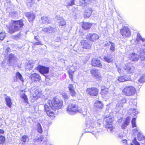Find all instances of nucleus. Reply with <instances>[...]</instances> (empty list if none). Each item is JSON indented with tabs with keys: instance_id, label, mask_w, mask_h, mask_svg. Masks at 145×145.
Wrapping results in <instances>:
<instances>
[{
	"instance_id": "f257e3e1",
	"label": "nucleus",
	"mask_w": 145,
	"mask_h": 145,
	"mask_svg": "<svg viewBox=\"0 0 145 145\" xmlns=\"http://www.w3.org/2000/svg\"><path fill=\"white\" fill-rule=\"evenodd\" d=\"M47 102L50 107L48 105H44V110L48 116L53 119L54 117V112L51 109H50V108H51L54 110L61 108L63 105V102L61 100L56 101L54 99L52 100H48Z\"/></svg>"
},
{
	"instance_id": "f03ea898",
	"label": "nucleus",
	"mask_w": 145,
	"mask_h": 145,
	"mask_svg": "<svg viewBox=\"0 0 145 145\" xmlns=\"http://www.w3.org/2000/svg\"><path fill=\"white\" fill-rule=\"evenodd\" d=\"M67 111L68 114L72 115H74L77 112L82 113L83 115H85L87 114V109L86 108L83 111L82 108H80L76 104L70 103L68 105Z\"/></svg>"
},
{
	"instance_id": "7ed1b4c3",
	"label": "nucleus",
	"mask_w": 145,
	"mask_h": 145,
	"mask_svg": "<svg viewBox=\"0 0 145 145\" xmlns=\"http://www.w3.org/2000/svg\"><path fill=\"white\" fill-rule=\"evenodd\" d=\"M11 24L9 26H6L8 29V32L12 34L19 30L20 28L23 27L24 24L22 20L18 21H13Z\"/></svg>"
},
{
	"instance_id": "20e7f679",
	"label": "nucleus",
	"mask_w": 145,
	"mask_h": 145,
	"mask_svg": "<svg viewBox=\"0 0 145 145\" xmlns=\"http://www.w3.org/2000/svg\"><path fill=\"white\" fill-rule=\"evenodd\" d=\"M135 88L132 86H127L122 90V92L127 96H132L136 92Z\"/></svg>"
},
{
	"instance_id": "39448f33",
	"label": "nucleus",
	"mask_w": 145,
	"mask_h": 145,
	"mask_svg": "<svg viewBox=\"0 0 145 145\" xmlns=\"http://www.w3.org/2000/svg\"><path fill=\"white\" fill-rule=\"evenodd\" d=\"M104 120L107 123L106 127L107 128L108 131V132H112L114 129L111 124L113 121V118L109 117H105Z\"/></svg>"
},
{
	"instance_id": "423d86ee",
	"label": "nucleus",
	"mask_w": 145,
	"mask_h": 145,
	"mask_svg": "<svg viewBox=\"0 0 145 145\" xmlns=\"http://www.w3.org/2000/svg\"><path fill=\"white\" fill-rule=\"evenodd\" d=\"M138 53L139 54L141 59L142 61H145V44L143 46L138 48Z\"/></svg>"
},
{
	"instance_id": "0eeeda50",
	"label": "nucleus",
	"mask_w": 145,
	"mask_h": 145,
	"mask_svg": "<svg viewBox=\"0 0 145 145\" xmlns=\"http://www.w3.org/2000/svg\"><path fill=\"white\" fill-rule=\"evenodd\" d=\"M120 33L124 38L130 37L131 34L129 29L127 27L122 29L120 31Z\"/></svg>"
},
{
	"instance_id": "6e6552de",
	"label": "nucleus",
	"mask_w": 145,
	"mask_h": 145,
	"mask_svg": "<svg viewBox=\"0 0 145 145\" xmlns=\"http://www.w3.org/2000/svg\"><path fill=\"white\" fill-rule=\"evenodd\" d=\"M17 58L13 54H10L9 56L8 61L10 65L14 66L17 63Z\"/></svg>"
},
{
	"instance_id": "1a4fd4ad",
	"label": "nucleus",
	"mask_w": 145,
	"mask_h": 145,
	"mask_svg": "<svg viewBox=\"0 0 145 145\" xmlns=\"http://www.w3.org/2000/svg\"><path fill=\"white\" fill-rule=\"evenodd\" d=\"M91 74L95 78L99 80H101L102 76L99 71L97 70H91L90 71Z\"/></svg>"
},
{
	"instance_id": "9d476101",
	"label": "nucleus",
	"mask_w": 145,
	"mask_h": 145,
	"mask_svg": "<svg viewBox=\"0 0 145 145\" xmlns=\"http://www.w3.org/2000/svg\"><path fill=\"white\" fill-rule=\"evenodd\" d=\"M99 38V36L95 33H89L86 36L87 39L91 41H94L98 39Z\"/></svg>"
},
{
	"instance_id": "9b49d317",
	"label": "nucleus",
	"mask_w": 145,
	"mask_h": 145,
	"mask_svg": "<svg viewBox=\"0 0 145 145\" xmlns=\"http://www.w3.org/2000/svg\"><path fill=\"white\" fill-rule=\"evenodd\" d=\"M35 69L42 74H47L49 71V67L40 65H39Z\"/></svg>"
},
{
	"instance_id": "f8f14e48",
	"label": "nucleus",
	"mask_w": 145,
	"mask_h": 145,
	"mask_svg": "<svg viewBox=\"0 0 145 145\" xmlns=\"http://www.w3.org/2000/svg\"><path fill=\"white\" fill-rule=\"evenodd\" d=\"M86 93L90 95L95 96L98 94V90L95 88H88L86 90Z\"/></svg>"
},
{
	"instance_id": "ddd939ff",
	"label": "nucleus",
	"mask_w": 145,
	"mask_h": 145,
	"mask_svg": "<svg viewBox=\"0 0 145 145\" xmlns=\"http://www.w3.org/2000/svg\"><path fill=\"white\" fill-rule=\"evenodd\" d=\"M31 80L33 81L37 82H39L41 80L40 76L38 74L35 73L31 74L30 76Z\"/></svg>"
},
{
	"instance_id": "4468645a",
	"label": "nucleus",
	"mask_w": 145,
	"mask_h": 145,
	"mask_svg": "<svg viewBox=\"0 0 145 145\" xmlns=\"http://www.w3.org/2000/svg\"><path fill=\"white\" fill-rule=\"evenodd\" d=\"M91 65L94 67H101L102 65L100 60L97 58H93L91 62Z\"/></svg>"
},
{
	"instance_id": "2eb2a0df",
	"label": "nucleus",
	"mask_w": 145,
	"mask_h": 145,
	"mask_svg": "<svg viewBox=\"0 0 145 145\" xmlns=\"http://www.w3.org/2000/svg\"><path fill=\"white\" fill-rule=\"evenodd\" d=\"M81 43V45L84 48L88 49L91 48V46L90 44L86 40H82Z\"/></svg>"
},
{
	"instance_id": "dca6fc26",
	"label": "nucleus",
	"mask_w": 145,
	"mask_h": 145,
	"mask_svg": "<svg viewBox=\"0 0 145 145\" xmlns=\"http://www.w3.org/2000/svg\"><path fill=\"white\" fill-rule=\"evenodd\" d=\"M19 80L22 82L24 81L22 74L19 72H17L16 73L15 76L14 77V81L17 82Z\"/></svg>"
},
{
	"instance_id": "f3484780",
	"label": "nucleus",
	"mask_w": 145,
	"mask_h": 145,
	"mask_svg": "<svg viewBox=\"0 0 145 145\" xmlns=\"http://www.w3.org/2000/svg\"><path fill=\"white\" fill-rule=\"evenodd\" d=\"M103 59L105 61L109 63L113 61V58L111 55L104 56L103 57Z\"/></svg>"
},
{
	"instance_id": "a211bd4d",
	"label": "nucleus",
	"mask_w": 145,
	"mask_h": 145,
	"mask_svg": "<svg viewBox=\"0 0 145 145\" xmlns=\"http://www.w3.org/2000/svg\"><path fill=\"white\" fill-rule=\"evenodd\" d=\"M26 16L29 22L32 21L35 18L34 14L32 12L27 13L26 14Z\"/></svg>"
},
{
	"instance_id": "6ab92c4d",
	"label": "nucleus",
	"mask_w": 145,
	"mask_h": 145,
	"mask_svg": "<svg viewBox=\"0 0 145 145\" xmlns=\"http://www.w3.org/2000/svg\"><path fill=\"white\" fill-rule=\"evenodd\" d=\"M92 12V9L91 8H88L85 10L84 15V17L89 18L91 16Z\"/></svg>"
},
{
	"instance_id": "aec40b11",
	"label": "nucleus",
	"mask_w": 145,
	"mask_h": 145,
	"mask_svg": "<svg viewBox=\"0 0 145 145\" xmlns=\"http://www.w3.org/2000/svg\"><path fill=\"white\" fill-rule=\"evenodd\" d=\"M130 59L132 61H137L139 59V56L135 53H132L130 55Z\"/></svg>"
},
{
	"instance_id": "412c9836",
	"label": "nucleus",
	"mask_w": 145,
	"mask_h": 145,
	"mask_svg": "<svg viewBox=\"0 0 145 145\" xmlns=\"http://www.w3.org/2000/svg\"><path fill=\"white\" fill-rule=\"evenodd\" d=\"M124 69L128 73H132L134 72V68L132 66H125Z\"/></svg>"
},
{
	"instance_id": "4be33fe9",
	"label": "nucleus",
	"mask_w": 145,
	"mask_h": 145,
	"mask_svg": "<svg viewBox=\"0 0 145 145\" xmlns=\"http://www.w3.org/2000/svg\"><path fill=\"white\" fill-rule=\"evenodd\" d=\"M126 100L124 98H123L118 102V104L116 105V108L117 109H121L123 107V104L126 103Z\"/></svg>"
},
{
	"instance_id": "5701e85b",
	"label": "nucleus",
	"mask_w": 145,
	"mask_h": 145,
	"mask_svg": "<svg viewBox=\"0 0 145 145\" xmlns=\"http://www.w3.org/2000/svg\"><path fill=\"white\" fill-rule=\"evenodd\" d=\"M140 40L142 42L145 41V39L143 38L138 33L137 35V37L136 39V41H135L136 44H138Z\"/></svg>"
},
{
	"instance_id": "b1692460",
	"label": "nucleus",
	"mask_w": 145,
	"mask_h": 145,
	"mask_svg": "<svg viewBox=\"0 0 145 145\" xmlns=\"http://www.w3.org/2000/svg\"><path fill=\"white\" fill-rule=\"evenodd\" d=\"M94 106L98 109H102L103 108V105L100 101H96L94 104Z\"/></svg>"
},
{
	"instance_id": "393cba45",
	"label": "nucleus",
	"mask_w": 145,
	"mask_h": 145,
	"mask_svg": "<svg viewBox=\"0 0 145 145\" xmlns=\"http://www.w3.org/2000/svg\"><path fill=\"white\" fill-rule=\"evenodd\" d=\"M131 78L125 76H120L118 77V80L120 82H124L126 81H129L130 80Z\"/></svg>"
},
{
	"instance_id": "a878e982",
	"label": "nucleus",
	"mask_w": 145,
	"mask_h": 145,
	"mask_svg": "<svg viewBox=\"0 0 145 145\" xmlns=\"http://www.w3.org/2000/svg\"><path fill=\"white\" fill-rule=\"evenodd\" d=\"M108 93V89L105 86H103L101 87V93L102 95H106Z\"/></svg>"
},
{
	"instance_id": "bb28decb",
	"label": "nucleus",
	"mask_w": 145,
	"mask_h": 145,
	"mask_svg": "<svg viewBox=\"0 0 145 145\" xmlns=\"http://www.w3.org/2000/svg\"><path fill=\"white\" fill-rule=\"evenodd\" d=\"M53 30L54 29L53 28L48 27L43 28L42 29V31L45 33H50L53 32Z\"/></svg>"
},
{
	"instance_id": "cd10ccee",
	"label": "nucleus",
	"mask_w": 145,
	"mask_h": 145,
	"mask_svg": "<svg viewBox=\"0 0 145 145\" xmlns=\"http://www.w3.org/2000/svg\"><path fill=\"white\" fill-rule=\"evenodd\" d=\"M92 25L91 24L88 22L83 23L82 25V28L85 29H87L90 28Z\"/></svg>"
},
{
	"instance_id": "c85d7f7f",
	"label": "nucleus",
	"mask_w": 145,
	"mask_h": 145,
	"mask_svg": "<svg viewBox=\"0 0 145 145\" xmlns=\"http://www.w3.org/2000/svg\"><path fill=\"white\" fill-rule=\"evenodd\" d=\"M34 66V63L32 61H30L26 66L25 69L30 70Z\"/></svg>"
},
{
	"instance_id": "c756f323",
	"label": "nucleus",
	"mask_w": 145,
	"mask_h": 145,
	"mask_svg": "<svg viewBox=\"0 0 145 145\" xmlns=\"http://www.w3.org/2000/svg\"><path fill=\"white\" fill-rule=\"evenodd\" d=\"M41 20L43 24H48L50 23V18L44 16L42 17Z\"/></svg>"
},
{
	"instance_id": "7c9ffc66",
	"label": "nucleus",
	"mask_w": 145,
	"mask_h": 145,
	"mask_svg": "<svg viewBox=\"0 0 145 145\" xmlns=\"http://www.w3.org/2000/svg\"><path fill=\"white\" fill-rule=\"evenodd\" d=\"M5 99L7 105L9 107L11 108L12 103L10 98L9 97L7 96L6 97H5Z\"/></svg>"
},
{
	"instance_id": "2f4dec72",
	"label": "nucleus",
	"mask_w": 145,
	"mask_h": 145,
	"mask_svg": "<svg viewBox=\"0 0 145 145\" xmlns=\"http://www.w3.org/2000/svg\"><path fill=\"white\" fill-rule=\"evenodd\" d=\"M137 110L131 108L129 110V113H130L131 115L135 116L138 113V111Z\"/></svg>"
},
{
	"instance_id": "473e14b6",
	"label": "nucleus",
	"mask_w": 145,
	"mask_h": 145,
	"mask_svg": "<svg viewBox=\"0 0 145 145\" xmlns=\"http://www.w3.org/2000/svg\"><path fill=\"white\" fill-rule=\"evenodd\" d=\"M137 138L138 140L141 141L144 139L145 137L142 133L139 132L138 134Z\"/></svg>"
},
{
	"instance_id": "72a5a7b5",
	"label": "nucleus",
	"mask_w": 145,
	"mask_h": 145,
	"mask_svg": "<svg viewBox=\"0 0 145 145\" xmlns=\"http://www.w3.org/2000/svg\"><path fill=\"white\" fill-rule=\"evenodd\" d=\"M21 140L22 143H25L26 142H28L29 140L28 137L26 135H23L21 139Z\"/></svg>"
},
{
	"instance_id": "f704fd0d",
	"label": "nucleus",
	"mask_w": 145,
	"mask_h": 145,
	"mask_svg": "<svg viewBox=\"0 0 145 145\" xmlns=\"http://www.w3.org/2000/svg\"><path fill=\"white\" fill-rule=\"evenodd\" d=\"M37 130L38 132L42 133L43 131L41 126L39 123H38L37 124Z\"/></svg>"
},
{
	"instance_id": "c9c22d12",
	"label": "nucleus",
	"mask_w": 145,
	"mask_h": 145,
	"mask_svg": "<svg viewBox=\"0 0 145 145\" xmlns=\"http://www.w3.org/2000/svg\"><path fill=\"white\" fill-rule=\"evenodd\" d=\"M138 81L140 83L145 82V74H143L138 80Z\"/></svg>"
},
{
	"instance_id": "e433bc0d",
	"label": "nucleus",
	"mask_w": 145,
	"mask_h": 145,
	"mask_svg": "<svg viewBox=\"0 0 145 145\" xmlns=\"http://www.w3.org/2000/svg\"><path fill=\"white\" fill-rule=\"evenodd\" d=\"M111 46L110 48V50L111 52H113L115 50V44L113 43H110Z\"/></svg>"
},
{
	"instance_id": "4c0bfd02",
	"label": "nucleus",
	"mask_w": 145,
	"mask_h": 145,
	"mask_svg": "<svg viewBox=\"0 0 145 145\" xmlns=\"http://www.w3.org/2000/svg\"><path fill=\"white\" fill-rule=\"evenodd\" d=\"M59 19L61 20L59 22V26H64L66 25V22L63 18H59Z\"/></svg>"
},
{
	"instance_id": "58836bf2",
	"label": "nucleus",
	"mask_w": 145,
	"mask_h": 145,
	"mask_svg": "<svg viewBox=\"0 0 145 145\" xmlns=\"http://www.w3.org/2000/svg\"><path fill=\"white\" fill-rule=\"evenodd\" d=\"M6 34L4 32L0 33V41L3 40L6 37Z\"/></svg>"
},
{
	"instance_id": "ea45409f",
	"label": "nucleus",
	"mask_w": 145,
	"mask_h": 145,
	"mask_svg": "<svg viewBox=\"0 0 145 145\" xmlns=\"http://www.w3.org/2000/svg\"><path fill=\"white\" fill-rule=\"evenodd\" d=\"M21 97L25 103H27L28 99L27 96L25 94H22L21 95Z\"/></svg>"
},
{
	"instance_id": "a19ab883",
	"label": "nucleus",
	"mask_w": 145,
	"mask_h": 145,
	"mask_svg": "<svg viewBox=\"0 0 145 145\" xmlns=\"http://www.w3.org/2000/svg\"><path fill=\"white\" fill-rule=\"evenodd\" d=\"M80 5L84 6L86 5V1L85 0H80L79 3Z\"/></svg>"
},
{
	"instance_id": "79ce46f5",
	"label": "nucleus",
	"mask_w": 145,
	"mask_h": 145,
	"mask_svg": "<svg viewBox=\"0 0 145 145\" xmlns=\"http://www.w3.org/2000/svg\"><path fill=\"white\" fill-rule=\"evenodd\" d=\"M136 120L135 118H133L131 121L132 126L133 127H135L136 126Z\"/></svg>"
},
{
	"instance_id": "37998d69",
	"label": "nucleus",
	"mask_w": 145,
	"mask_h": 145,
	"mask_svg": "<svg viewBox=\"0 0 145 145\" xmlns=\"http://www.w3.org/2000/svg\"><path fill=\"white\" fill-rule=\"evenodd\" d=\"M33 94V96L34 98L36 99V97L38 96L39 94V92L37 90H35Z\"/></svg>"
},
{
	"instance_id": "c03bdc74",
	"label": "nucleus",
	"mask_w": 145,
	"mask_h": 145,
	"mask_svg": "<svg viewBox=\"0 0 145 145\" xmlns=\"http://www.w3.org/2000/svg\"><path fill=\"white\" fill-rule=\"evenodd\" d=\"M5 138L2 136H0V144L3 143L5 141Z\"/></svg>"
},
{
	"instance_id": "a18cd8bd",
	"label": "nucleus",
	"mask_w": 145,
	"mask_h": 145,
	"mask_svg": "<svg viewBox=\"0 0 145 145\" xmlns=\"http://www.w3.org/2000/svg\"><path fill=\"white\" fill-rule=\"evenodd\" d=\"M74 0H71V1L69 2L67 4V5L68 6H71L74 5Z\"/></svg>"
},
{
	"instance_id": "49530a36",
	"label": "nucleus",
	"mask_w": 145,
	"mask_h": 145,
	"mask_svg": "<svg viewBox=\"0 0 145 145\" xmlns=\"http://www.w3.org/2000/svg\"><path fill=\"white\" fill-rule=\"evenodd\" d=\"M68 88L69 91L74 90V88L72 84H70L68 86Z\"/></svg>"
},
{
	"instance_id": "de8ad7c7",
	"label": "nucleus",
	"mask_w": 145,
	"mask_h": 145,
	"mask_svg": "<svg viewBox=\"0 0 145 145\" xmlns=\"http://www.w3.org/2000/svg\"><path fill=\"white\" fill-rule=\"evenodd\" d=\"M70 91V94L71 96H72V97H74L76 95V93L75 91L74 90H72L71 91Z\"/></svg>"
},
{
	"instance_id": "09e8293b",
	"label": "nucleus",
	"mask_w": 145,
	"mask_h": 145,
	"mask_svg": "<svg viewBox=\"0 0 145 145\" xmlns=\"http://www.w3.org/2000/svg\"><path fill=\"white\" fill-rule=\"evenodd\" d=\"M130 122V120L129 118H127L126 119L124 123L127 126Z\"/></svg>"
},
{
	"instance_id": "8fccbe9b",
	"label": "nucleus",
	"mask_w": 145,
	"mask_h": 145,
	"mask_svg": "<svg viewBox=\"0 0 145 145\" xmlns=\"http://www.w3.org/2000/svg\"><path fill=\"white\" fill-rule=\"evenodd\" d=\"M110 43H112V42L110 41H106L104 42V45L106 46H108L110 44Z\"/></svg>"
},
{
	"instance_id": "3c124183",
	"label": "nucleus",
	"mask_w": 145,
	"mask_h": 145,
	"mask_svg": "<svg viewBox=\"0 0 145 145\" xmlns=\"http://www.w3.org/2000/svg\"><path fill=\"white\" fill-rule=\"evenodd\" d=\"M133 142L134 144L136 145H140L139 143L137 141L136 138H135L133 141Z\"/></svg>"
},
{
	"instance_id": "603ef678",
	"label": "nucleus",
	"mask_w": 145,
	"mask_h": 145,
	"mask_svg": "<svg viewBox=\"0 0 145 145\" xmlns=\"http://www.w3.org/2000/svg\"><path fill=\"white\" fill-rule=\"evenodd\" d=\"M133 142L134 144L136 145H140L139 143L137 141L136 138H135L133 141Z\"/></svg>"
},
{
	"instance_id": "864d4df0",
	"label": "nucleus",
	"mask_w": 145,
	"mask_h": 145,
	"mask_svg": "<svg viewBox=\"0 0 145 145\" xmlns=\"http://www.w3.org/2000/svg\"><path fill=\"white\" fill-rule=\"evenodd\" d=\"M121 142L124 145H127V141L126 139H123L121 140Z\"/></svg>"
},
{
	"instance_id": "5fc2aeb1",
	"label": "nucleus",
	"mask_w": 145,
	"mask_h": 145,
	"mask_svg": "<svg viewBox=\"0 0 145 145\" xmlns=\"http://www.w3.org/2000/svg\"><path fill=\"white\" fill-rule=\"evenodd\" d=\"M123 137V134L122 133H119L118 135V138L121 139Z\"/></svg>"
},
{
	"instance_id": "6e6d98bb",
	"label": "nucleus",
	"mask_w": 145,
	"mask_h": 145,
	"mask_svg": "<svg viewBox=\"0 0 145 145\" xmlns=\"http://www.w3.org/2000/svg\"><path fill=\"white\" fill-rule=\"evenodd\" d=\"M34 44L35 45H42V44H41V42L39 41L35 42V43H34Z\"/></svg>"
},
{
	"instance_id": "4d7b16f0",
	"label": "nucleus",
	"mask_w": 145,
	"mask_h": 145,
	"mask_svg": "<svg viewBox=\"0 0 145 145\" xmlns=\"http://www.w3.org/2000/svg\"><path fill=\"white\" fill-rule=\"evenodd\" d=\"M116 67L117 68L118 71V72L120 73H121L122 71H121V70L120 68L117 65H116Z\"/></svg>"
},
{
	"instance_id": "13d9d810",
	"label": "nucleus",
	"mask_w": 145,
	"mask_h": 145,
	"mask_svg": "<svg viewBox=\"0 0 145 145\" xmlns=\"http://www.w3.org/2000/svg\"><path fill=\"white\" fill-rule=\"evenodd\" d=\"M126 125H125L124 123L123 125H122L121 126V128L123 129H125L127 126Z\"/></svg>"
},
{
	"instance_id": "bf43d9fd",
	"label": "nucleus",
	"mask_w": 145,
	"mask_h": 145,
	"mask_svg": "<svg viewBox=\"0 0 145 145\" xmlns=\"http://www.w3.org/2000/svg\"><path fill=\"white\" fill-rule=\"evenodd\" d=\"M10 50V48L9 47H7L6 48V52L7 53L8 52H9Z\"/></svg>"
},
{
	"instance_id": "052dcab7",
	"label": "nucleus",
	"mask_w": 145,
	"mask_h": 145,
	"mask_svg": "<svg viewBox=\"0 0 145 145\" xmlns=\"http://www.w3.org/2000/svg\"><path fill=\"white\" fill-rule=\"evenodd\" d=\"M69 74L71 75V74L73 75L74 73V71H72L71 70H70L69 71Z\"/></svg>"
},
{
	"instance_id": "680f3d73",
	"label": "nucleus",
	"mask_w": 145,
	"mask_h": 145,
	"mask_svg": "<svg viewBox=\"0 0 145 145\" xmlns=\"http://www.w3.org/2000/svg\"><path fill=\"white\" fill-rule=\"evenodd\" d=\"M4 131L2 129H0V135H1L4 133Z\"/></svg>"
},
{
	"instance_id": "e2e57ef3",
	"label": "nucleus",
	"mask_w": 145,
	"mask_h": 145,
	"mask_svg": "<svg viewBox=\"0 0 145 145\" xmlns=\"http://www.w3.org/2000/svg\"><path fill=\"white\" fill-rule=\"evenodd\" d=\"M73 75H72L71 74V75L69 74V77L70 78H71V79L72 80H73Z\"/></svg>"
},
{
	"instance_id": "0e129e2a",
	"label": "nucleus",
	"mask_w": 145,
	"mask_h": 145,
	"mask_svg": "<svg viewBox=\"0 0 145 145\" xmlns=\"http://www.w3.org/2000/svg\"><path fill=\"white\" fill-rule=\"evenodd\" d=\"M35 39L36 40L39 41V37L37 36H35Z\"/></svg>"
},
{
	"instance_id": "69168bd1",
	"label": "nucleus",
	"mask_w": 145,
	"mask_h": 145,
	"mask_svg": "<svg viewBox=\"0 0 145 145\" xmlns=\"http://www.w3.org/2000/svg\"><path fill=\"white\" fill-rule=\"evenodd\" d=\"M134 133H135L137 131H138V128H137L135 129L134 130Z\"/></svg>"
},
{
	"instance_id": "338daca9",
	"label": "nucleus",
	"mask_w": 145,
	"mask_h": 145,
	"mask_svg": "<svg viewBox=\"0 0 145 145\" xmlns=\"http://www.w3.org/2000/svg\"><path fill=\"white\" fill-rule=\"evenodd\" d=\"M59 18H61V17H59V16H56V19H57V20H61V19H59Z\"/></svg>"
},
{
	"instance_id": "774afa93",
	"label": "nucleus",
	"mask_w": 145,
	"mask_h": 145,
	"mask_svg": "<svg viewBox=\"0 0 145 145\" xmlns=\"http://www.w3.org/2000/svg\"><path fill=\"white\" fill-rule=\"evenodd\" d=\"M63 97L65 99H67V96L66 95H64Z\"/></svg>"
}]
</instances>
